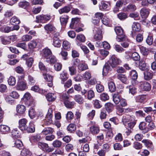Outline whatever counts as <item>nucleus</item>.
<instances>
[{
    "label": "nucleus",
    "mask_w": 156,
    "mask_h": 156,
    "mask_svg": "<svg viewBox=\"0 0 156 156\" xmlns=\"http://www.w3.org/2000/svg\"><path fill=\"white\" fill-rule=\"evenodd\" d=\"M60 100L63 102L65 106L68 108H73L75 103L70 101L69 97L67 94H64L60 98Z\"/></svg>",
    "instance_id": "1"
},
{
    "label": "nucleus",
    "mask_w": 156,
    "mask_h": 156,
    "mask_svg": "<svg viewBox=\"0 0 156 156\" xmlns=\"http://www.w3.org/2000/svg\"><path fill=\"white\" fill-rule=\"evenodd\" d=\"M115 30L118 36L116 38V40L118 41L121 42L126 40V36L125 35L121 27H116L115 28Z\"/></svg>",
    "instance_id": "2"
},
{
    "label": "nucleus",
    "mask_w": 156,
    "mask_h": 156,
    "mask_svg": "<svg viewBox=\"0 0 156 156\" xmlns=\"http://www.w3.org/2000/svg\"><path fill=\"white\" fill-rule=\"evenodd\" d=\"M121 62V60L115 55L112 56L108 62V63L112 68L116 67Z\"/></svg>",
    "instance_id": "3"
},
{
    "label": "nucleus",
    "mask_w": 156,
    "mask_h": 156,
    "mask_svg": "<svg viewBox=\"0 0 156 156\" xmlns=\"http://www.w3.org/2000/svg\"><path fill=\"white\" fill-rule=\"evenodd\" d=\"M52 109L49 108L48 111V113L46 115L45 119L44 120V124L45 125H48L52 123Z\"/></svg>",
    "instance_id": "4"
},
{
    "label": "nucleus",
    "mask_w": 156,
    "mask_h": 156,
    "mask_svg": "<svg viewBox=\"0 0 156 156\" xmlns=\"http://www.w3.org/2000/svg\"><path fill=\"white\" fill-rule=\"evenodd\" d=\"M51 19L50 15H41L36 17V22L37 23H45L49 20Z\"/></svg>",
    "instance_id": "5"
},
{
    "label": "nucleus",
    "mask_w": 156,
    "mask_h": 156,
    "mask_svg": "<svg viewBox=\"0 0 156 156\" xmlns=\"http://www.w3.org/2000/svg\"><path fill=\"white\" fill-rule=\"evenodd\" d=\"M90 125V132L93 134L98 133L100 131L99 127L94 122L91 121L89 124Z\"/></svg>",
    "instance_id": "6"
},
{
    "label": "nucleus",
    "mask_w": 156,
    "mask_h": 156,
    "mask_svg": "<svg viewBox=\"0 0 156 156\" xmlns=\"http://www.w3.org/2000/svg\"><path fill=\"white\" fill-rule=\"evenodd\" d=\"M38 146L39 148H41L44 151L45 150L47 152H51L54 150L53 148L49 147L48 144L45 143L38 142Z\"/></svg>",
    "instance_id": "7"
},
{
    "label": "nucleus",
    "mask_w": 156,
    "mask_h": 156,
    "mask_svg": "<svg viewBox=\"0 0 156 156\" xmlns=\"http://www.w3.org/2000/svg\"><path fill=\"white\" fill-rule=\"evenodd\" d=\"M27 120L25 118H23L19 121V128L21 131H25L27 127Z\"/></svg>",
    "instance_id": "8"
},
{
    "label": "nucleus",
    "mask_w": 156,
    "mask_h": 156,
    "mask_svg": "<svg viewBox=\"0 0 156 156\" xmlns=\"http://www.w3.org/2000/svg\"><path fill=\"white\" fill-rule=\"evenodd\" d=\"M132 31L131 33V36L133 37L136 35V32H138L140 30L141 27L140 24L137 23H134L132 26Z\"/></svg>",
    "instance_id": "9"
},
{
    "label": "nucleus",
    "mask_w": 156,
    "mask_h": 156,
    "mask_svg": "<svg viewBox=\"0 0 156 156\" xmlns=\"http://www.w3.org/2000/svg\"><path fill=\"white\" fill-rule=\"evenodd\" d=\"M27 88L26 83L24 81H19L16 86V88L18 90L23 91Z\"/></svg>",
    "instance_id": "10"
},
{
    "label": "nucleus",
    "mask_w": 156,
    "mask_h": 156,
    "mask_svg": "<svg viewBox=\"0 0 156 156\" xmlns=\"http://www.w3.org/2000/svg\"><path fill=\"white\" fill-rule=\"evenodd\" d=\"M147 127V124L145 122H141L139 124V129L142 130L144 133H145L149 131V129Z\"/></svg>",
    "instance_id": "11"
},
{
    "label": "nucleus",
    "mask_w": 156,
    "mask_h": 156,
    "mask_svg": "<svg viewBox=\"0 0 156 156\" xmlns=\"http://www.w3.org/2000/svg\"><path fill=\"white\" fill-rule=\"evenodd\" d=\"M0 131L3 134H8L10 132V127L6 125H0Z\"/></svg>",
    "instance_id": "12"
},
{
    "label": "nucleus",
    "mask_w": 156,
    "mask_h": 156,
    "mask_svg": "<svg viewBox=\"0 0 156 156\" xmlns=\"http://www.w3.org/2000/svg\"><path fill=\"white\" fill-rule=\"evenodd\" d=\"M135 119V117L133 116H130V115H126L123 116L122 119V121L124 125L127 123L132 121V119Z\"/></svg>",
    "instance_id": "13"
},
{
    "label": "nucleus",
    "mask_w": 156,
    "mask_h": 156,
    "mask_svg": "<svg viewBox=\"0 0 156 156\" xmlns=\"http://www.w3.org/2000/svg\"><path fill=\"white\" fill-rule=\"evenodd\" d=\"M140 87L144 91H149L151 90V88L150 84L147 82H141Z\"/></svg>",
    "instance_id": "14"
},
{
    "label": "nucleus",
    "mask_w": 156,
    "mask_h": 156,
    "mask_svg": "<svg viewBox=\"0 0 156 156\" xmlns=\"http://www.w3.org/2000/svg\"><path fill=\"white\" fill-rule=\"evenodd\" d=\"M130 75L132 79H133V80L132 81V84L133 85L136 84L137 82L136 80L137 78L138 75L136 71L135 70H132L131 72Z\"/></svg>",
    "instance_id": "15"
},
{
    "label": "nucleus",
    "mask_w": 156,
    "mask_h": 156,
    "mask_svg": "<svg viewBox=\"0 0 156 156\" xmlns=\"http://www.w3.org/2000/svg\"><path fill=\"white\" fill-rule=\"evenodd\" d=\"M42 55L43 56L45 57L47 59L50 57L52 53L50 50L48 48H45L43 50Z\"/></svg>",
    "instance_id": "16"
},
{
    "label": "nucleus",
    "mask_w": 156,
    "mask_h": 156,
    "mask_svg": "<svg viewBox=\"0 0 156 156\" xmlns=\"http://www.w3.org/2000/svg\"><path fill=\"white\" fill-rule=\"evenodd\" d=\"M16 110L18 114L20 115L23 114L26 110V107L23 105H18L16 106Z\"/></svg>",
    "instance_id": "17"
},
{
    "label": "nucleus",
    "mask_w": 156,
    "mask_h": 156,
    "mask_svg": "<svg viewBox=\"0 0 156 156\" xmlns=\"http://www.w3.org/2000/svg\"><path fill=\"white\" fill-rule=\"evenodd\" d=\"M34 123V122H30L29 126L26 127V130L29 133L34 132L35 131V125Z\"/></svg>",
    "instance_id": "18"
},
{
    "label": "nucleus",
    "mask_w": 156,
    "mask_h": 156,
    "mask_svg": "<svg viewBox=\"0 0 156 156\" xmlns=\"http://www.w3.org/2000/svg\"><path fill=\"white\" fill-rule=\"evenodd\" d=\"M46 97L48 101L52 102L55 100L56 96L54 93H48L46 96Z\"/></svg>",
    "instance_id": "19"
},
{
    "label": "nucleus",
    "mask_w": 156,
    "mask_h": 156,
    "mask_svg": "<svg viewBox=\"0 0 156 156\" xmlns=\"http://www.w3.org/2000/svg\"><path fill=\"white\" fill-rule=\"evenodd\" d=\"M140 15L143 18H146L149 14V12L148 9L143 8L140 11Z\"/></svg>",
    "instance_id": "20"
},
{
    "label": "nucleus",
    "mask_w": 156,
    "mask_h": 156,
    "mask_svg": "<svg viewBox=\"0 0 156 156\" xmlns=\"http://www.w3.org/2000/svg\"><path fill=\"white\" fill-rule=\"evenodd\" d=\"M117 77L118 79L123 83L125 84L128 83L127 78L125 75L124 74H119L117 75Z\"/></svg>",
    "instance_id": "21"
},
{
    "label": "nucleus",
    "mask_w": 156,
    "mask_h": 156,
    "mask_svg": "<svg viewBox=\"0 0 156 156\" xmlns=\"http://www.w3.org/2000/svg\"><path fill=\"white\" fill-rule=\"evenodd\" d=\"M142 142L144 144L146 147L149 148L150 150H153L154 146L152 144V142L151 141L147 140H143L142 141Z\"/></svg>",
    "instance_id": "22"
},
{
    "label": "nucleus",
    "mask_w": 156,
    "mask_h": 156,
    "mask_svg": "<svg viewBox=\"0 0 156 156\" xmlns=\"http://www.w3.org/2000/svg\"><path fill=\"white\" fill-rule=\"evenodd\" d=\"M69 17L67 15H65L61 16L60 19V22L62 25H65L67 23Z\"/></svg>",
    "instance_id": "23"
},
{
    "label": "nucleus",
    "mask_w": 156,
    "mask_h": 156,
    "mask_svg": "<svg viewBox=\"0 0 156 156\" xmlns=\"http://www.w3.org/2000/svg\"><path fill=\"white\" fill-rule=\"evenodd\" d=\"M144 78L147 80H148L152 78L153 74L152 73L148 71H145L144 73Z\"/></svg>",
    "instance_id": "24"
},
{
    "label": "nucleus",
    "mask_w": 156,
    "mask_h": 156,
    "mask_svg": "<svg viewBox=\"0 0 156 156\" xmlns=\"http://www.w3.org/2000/svg\"><path fill=\"white\" fill-rule=\"evenodd\" d=\"M53 131V129L51 128H46L43 130L41 133L43 135H46L52 133Z\"/></svg>",
    "instance_id": "25"
},
{
    "label": "nucleus",
    "mask_w": 156,
    "mask_h": 156,
    "mask_svg": "<svg viewBox=\"0 0 156 156\" xmlns=\"http://www.w3.org/2000/svg\"><path fill=\"white\" fill-rule=\"evenodd\" d=\"M108 5H110V3L109 2H105L102 1L100 5L99 8L101 10L106 9L108 7Z\"/></svg>",
    "instance_id": "26"
},
{
    "label": "nucleus",
    "mask_w": 156,
    "mask_h": 156,
    "mask_svg": "<svg viewBox=\"0 0 156 156\" xmlns=\"http://www.w3.org/2000/svg\"><path fill=\"white\" fill-rule=\"evenodd\" d=\"M74 99L76 102L80 104H82L83 103V98L81 95H75Z\"/></svg>",
    "instance_id": "27"
},
{
    "label": "nucleus",
    "mask_w": 156,
    "mask_h": 156,
    "mask_svg": "<svg viewBox=\"0 0 156 156\" xmlns=\"http://www.w3.org/2000/svg\"><path fill=\"white\" fill-rule=\"evenodd\" d=\"M44 28L45 30L48 32H53L56 30L55 27L53 25L50 24H48L44 26Z\"/></svg>",
    "instance_id": "28"
},
{
    "label": "nucleus",
    "mask_w": 156,
    "mask_h": 156,
    "mask_svg": "<svg viewBox=\"0 0 156 156\" xmlns=\"http://www.w3.org/2000/svg\"><path fill=\"white\" fill-rule=\"evenodd\" d=\"M146 99V96L144 95H139L136 97V101L139 103L144 102Z\"/></svg>",
    "instance_id": "29"
},
{
    "label": "nucleus",
    "mask_w": 156,
    "mask_h": 156,
    "mask_svg": "<svg viewBox=\"0 0 156 156\" xmlns=\"http://www.w3.org/2000/svg\"><path fill=\"white\" fill-rule=\"evenodd\" d=\"M121 98L119 95H118V94H114L113 96V101L116 104H118L119 103Z\"/></svg>",
    "instance_id": "30"
},
{
    "label": "nucleus",
    "mask_w": 156,
    "mask_h": 156,
    "mask_svg": "<svg viewBox=\"0 0 156 156\" xmlns=\"http://www.w3.org/2000/svg\"><path fill=\"white\" fill-rule=\"evenodd\" d=\"M12 137L14 138H17L20 136V133L16 129H14L11 132Z\"/></svg>",
    "instance_id": "31"
},
{
    "label": "nucleus",
    "mask_w": 156,
    "mask_h": 156,
    "mask_svg": "<svg viewBox=\"0 0 156 156\" xmlns=\"http://www.w3.org/2000/svg\"><path fill=\"white\" fill-rule=\"evenodd\" d=\"M129 89V93L133 95H134L136 92V89L135 87L130 85L126 87Z\"/></svg>",
    "instance_id": "32"
},
{
    "label": "nucleus",
    "mask_w": 156,
    "mask_h": 156,
    "mask_svg": "<svg viewBox=\"0 0 156 156\" xmlns=\"http://www.w3.org/2000/svg\"><path fill=\"white\" fill-rule=\"evenodd\" d=\"M125 10L127 12L134 11L136 10V7L135 5L133 4H129L125 8Z\"/></svg>",
    "instance_id": "33"
},
{
    "label": "nucleus",
    "mask_w": 156,
    "mask_h": 156,
    "mask_svg": "<svg viewBox=\"0 0 156 156\" xmlns=\"http://www.w3.org/2000/svg\"><path fill=\"white\" fill-rule=\"evenodd\" d=\"M132 121L127 123L125 125V126L126 128H129L130 129H132L134 127L136 123V121L135 119H132Z\"/></svg>",
    "instance_id": "34"
},
{
    "label": "nucleus",
    "mask_w": 156,
    "mask_h": 156,
    "mask_svg": "<svg viewBox=\"0 0 156 156\" xmlns=\"http://www.w3.org/2000/svg\"><path fill=\"white\" fill-rule=\"evenodd\" d=\"M102 36L101 34V31L98 30V31L95 34L94 36V39L96 41H101L102 38Z\"/></svg>",
    "instance_id": "35"
},
{
    "label": "nucleus",
    "mask_w": 156,
    "mask_h": 156,
    "mask_svg": "<svg viewBox=\"0 0 156 156\" xmlns=\"http://www.w3.org/2000/svg\"><path fill=\"white\" fill-rule=\"evenodd\" d=\"M70 10V8L69 6H65L60 9L59 10V12L60 14L63 13H67Z\"/></svg>",
    "instance_id": "36"
},
{
    "label": "nucleus",
    "mask_w": 156,
    "mask_h": 156,
    "mask_svg": "<svg viewBox=\"0 0 156 156\" xmlns=\"http://www.w3.org/2000/svg\"><path fill=\"white\" fill-rule=\"evenodd\" d=\"M78 68L79 70L82 71L87 69L88 67L86 64L80 63L78 64Z\"/></svg>",
    "instance_id": "37"
},
{
    "label": "nucleus",
    "mask_w": 156,
    "mask_h": 156,
    "mask_svg": "<svg viewBox=\"0 0 156 156\" xmlns=\"http://www.w3.org/2000/svg\"><path fill=\"white\" fill-rule=\"evenodd\" d=\"M67 74L64 72H63L60 74V78L61 80L62 83H63L64 82L68 79Z\"/></svg>",
    "instance_id": "38"
},
{
    "label": "nucleus",
    "mask_w": 156,
    "mask_h": 156,
    "mask_svg": "<svg viewBox=\"0 0 156 156\" xmlns=\"http://www.w3.org/2000/svg\"><path fill=\"white\" fill-rule=\"evenodd\" d=\"M10 22L12 25H17L19 23L20 21L17 17L14 16L10 19Z\"/></svg>",
    "instance_id": "39"
},
{
    "label": "nucleus",
    "mask_w": 156,
    "mask_h": 156,
    "mask_svg": "<svg viewBox=\"0 0 156 156\" xmlns=\"http://www.w3.org/2000/svg\"><path fill=\"white\" fill-rule=\"evenodd\" d=\"M53 44L54 46L56 47H59L61 45L60 41L57 37L53 38Z\"/></svg>",
    "instance_id": "40"
},
{
    "label": "nucleus",
    "mask_w": 156,
    "mask_h": 156,
    "mask_svg": "<svg viewBox=\"0 0 156 156\" xmlns=\"http://www.w3.org/2000/svg\"><path fill=\"white\" fill-rule=\"evenodd\" d=\"M95 95L94 91L91 90H89L87 92V98L89 100H91L94 97Z\"/></svg>",
    "instance_id": "41"
},
{
    "label": "nucleus",
    "mask_w": 156,
    "mask_h": 156,
    "mask_svg": "<svg viewBox=\"0 0 156 156\" xmlns=\"http://www.w3.org/2000/svg\"><path fill=\"white\" fill-rule=\"evenodd\" d=\"M109 90L111 92L115 91L116 90V87L115 83L112 82H110L108 83Z\"/></svg>",
    "instance_id": "42"
},
{
    "label": "nucleus",
    "mask_w": 156,
    "mask_h": 156,
    "mask_svg": "<svg viewBox=\"0 0 156 156\" xmlns=\"http://www.w3.org/2000/svg\"><path fill=\"white\" fill-rule=\"evenodd\" d=\"M8 82L9 85L12 86H14L16 83L15 78L13 76H10L9 78Z\"/></svg>",
    "instance_id": "43"
},
{
    "label": "nucleus",
    "mask_w": 156,
    "mask_h": 156,
    "mask_svg": "<svg viewBox=\"0 0 156 156\" xmlns=\"http://www.w3.org/2000/svg\"><path fill=\"white\" fill-rule=\"evenodd\" d=\"M105 108L106 110L108 112L112 111L113 108V105L110 103H108L105 104Z\"/></svg>",
    "instance_id": "44"
},
{
    "label": "nucleus",
    "mask_w": 156,
    "mask_h": 156,
    "mask_svg": "<svg viewBox=\"0 0 156 156\" xmlns=\"http://www.w3.org/2000/svg\"><path fill=\"white\" fill-rule=\"evenodd\" d=\"M0 31L5 33H9L11 31V28L8 26H3L0 28Z\"/></svg>",
    "instance_id": "45"
},
{
    "label": "nucleus",
    "mask_w": 156,
    "mask_h": 156,
    "mask_svg": "<svg viewBox=\"0 0 156 156\" xmlns=\"http://www.w3.org/2000/svg\"><path fill=\"white\" fill-rule=\"evenodd\" d=\"M13 145L14 146H13V147L14 146L17 148L21 147L23 146L22 142L19 140H16L14 141Z\"/></svg>",
    "instance_id": "46"
},
{
    "label": "nucleus",
    "mask_w": 156,
    "mask_h": 156,
    "mask_svg": "<svg viewBox=\"0 0 156 156\" xmlns=\"http://www.w3.org/2000/svg\"><path fill=\"white\" fill-rule=\"evenodd\" d=\"M52 145L54 147H59L62 145V142L59 140H56L53 142Z\"/></svg>",
    "instance_id": "47"
},
{
    "label": "nucleus",
    "mask_w": 156,
    "mask_h": 156,
    "mask_svg": "<svg viewBox=\"0 0 156 156\" xmlns=\"http://www.w3.org/2000/svg\"><path fill=\"white\" fill-rule=\"evenodd\" d=\"M19 5L21 7L25 8L29 5V3L28 2L25 1L20 2Z\"/></svg>",
    "instance_id": "48"
},
{
    "label": "nucleus",
    "mask_w": 156,
    "mask_h": 156,
    "mask_svg": "<svg viewBox=\"0 0 156 156\" xmlns=\"http://www.w3.org/2000/svg\"><path fill=\"white\" fill-rule=\"evenodd\" d=\"M139 67L142 70H145L146 69V64L144 61H140V62Z\"/></svg>",
    "instance_id": "49"
},
{
    "label": "nucleus",
    "mask_w": 156,
    "mask_h": 156,
    "mask_svg": "<svg viewBox=\"0 0 156 156\" xmlns=\"http://www.w3.org/2000/svg\"><path fill=\"white\" fill-rule=\"evenodd\" d=\"M70 74L71 75H75L76 73V67L74 66H71L69 67Z\"/></svg>",
    "instance_id": "50"
},
{
    "label": "nucleus",
    "mask_w": 156,
    "mask_h": 156,
    "mask_svg": "<svg viewBox=\"0 0 156 156\" xmlns=\"http://www.w3.org/2000/svg\"><path fill=\"white\" fill-rule=\"evenodd\" d=\"M21 154L23 156H30L31 153L29 150L24 149L22 151Z\"/></svg>",
    "instance_id": "51"
},
{
    "label": "nucleus",
    "mask_w": 156,
    "mask_h": 156,
    "mask_svg": "<svg viewBox=\"0 0 156 156\" xmlns=\"http://www.w3.org/2000/svg\"><path fill=\"white\" fill-rule=\"evenodd\" d=\"M76 39L79 41L82 42H84L85 41V37L83 34H79L77 35L76 37Z\"/></svg>",
    "instance_id": "52"
},
{
    "label": "nucleus",
    "mask_w": 156,
    "mask_h": 156,
    "mask_svg": "<svg viewBox=\"0 0 156 156\" xmlns=\"http://www.w3.org/2000/svg\"><path fill=\"white\" fill-rule=\"evenodd\" d=\"M118 18L120 20H124L127 17V15L125 13L121 12L117 15Z\"/></svg>",
    "instance_id": "53"
},
{
    "label": "nucleus",
    "mask_w": 156,
    "mask_h": 156,
    "mask_svg": "<svg viewBox=\"0 0 156 156\" xmlns=\"http://www.w3.org/2000/svg\"><path fill=\"white\" fill-rule=\"evenodd\" d=\"M76 128V126L73 124H70L67 127L68 130L71 132L75 131Z\"/></svg>",
    "instance_id": "54"
},
{
    "label": "nucleus",
    "mask_w": 156,
    "mask_h": 156,
    "mask_svg": "<svg viewBox=\"0 0 156 156\" xmlns=\"http://www.w3.org/2000/svg\"><path fill=\"white\" fill-rule=\"evenodd\" d=\"M32 38V37L31 36L25 35L22 37V40L23 41H28L31 40Z\"/></svg>",
    "instance_id": "55"
},
{
    "label": "nucleus",
    "mask_w": 156,
    "mask_h": 156,
    "mask_svg": "<svg viewBox=\"0 0 156 156\" xmlns=\"http://www.w3.org/2000/svg\"><path fill=\"white\" fill-rule=\"evenodd\" d=\"M101 99L104 101L108 100L109 97L107 94L103 93L100 95Z\"/></svg>",
    "instance_id": "56"
},
{
    "label": "nucleus",
    "mask_w": 156,
    "mask_h": 156,
    "mask_svg": "<svg viewBox=\"0 0 156 156\" xmlns=\"http://www.w3.org/2000/svg\"><path fill=\"white\" fill-rule=\"evenodd\" d=\"M10 95L14 98L17 99L19 98L20 95L16 91H13L10 93Z\"/></svg>",
    "instance_id": "57"
},
{
    "label": "nucleus",
    "mask_w": 156,
    "mask_h": 156,
    "mask_svg": "<svg viewBox=\"0 0 156 156\" xmlns=\"http://www.w3.org/2000/svg\"><path fill=\"white\" fill-rule=\"evenodd\" d=\"M44 79L48 81H51L53 80L52 76L50 75L44 73L43 74Z\"/></svg>",
    "instance_id": "58"
},
{
    "label": "nucleus",
    "mask_w": 156,
    "mask_h": 156,
    "mask_svg": "<svg viewBox=\"0 0 156 156\" xmlns=\"http://www.w3.org/2000/svg\"><path fill=\"white\" fill-rule=\"evenodd\" d=\"M37 45L36 42L34 41H31L28 44V46L30 49H33L36 48Z\"/></svg>",
    "instance_id": "59"
},
{
    "label": "nucleus",
    "mask_w": 156,
    "mask_h": 156,
    "mask_svg": "<svg viewBox=\"0 0 156 156\" xmlns=\"http://www.w3.org/2000/svg\"><path fill=\"white\" fill-rule=\"evenodd\" d=\"M29 115L31 119H33L35 117L36 113L33 109H30L29 110Z\"/></svg>",
    "instance_id": "60"
},
{
    "label": "nucleus",
    "mask_w": 156,
    "mask_h": 156,
    "mask_svg": "<svg viewBox=\"0 0 156 156\" xmlns=\"http://www.w3.org/2000/svg\"><path fill=\"white\" fill-rule=\"evenodd\" d=\"M115 50L118 52L121 53L124 51V49L120 45L116 44L115 47Z\"/></svg>",
    "instance_id": "61"
},
{
    "label": "nucleus",
    "mask_w": 156,
    "mask_h": 156,
    "mask_svg": "<svg viewBox=\"0 0 156 156\" xmlns=\"http://www.w3.org/2000/svg\"><path fill=\"white\" fill-rule=\"evenodd\" d=\"M96 89L98 92L101 93L104 90V87L102 85L100 84H97L96 85Z\"/></svg>",
    "instance_id": "62"
},
{
    "label": "nucleus",
    "mask_w": 156,
    "mask_h": 156,
    "mask_svg": "<svg viewBox=\"0 0 156 156\" xmlns=\"http://www.w3.org/2000/svg\"><path fill=\"white\" fill-rule=\"evenodd\" d=\"M132 58L135 61H138L140 59V56L137 52L133 53L131 55Z\"/></svg>",
    "instance_id": "63"
},
{
    "label": "nucleus",
    "mask_w": 156,
    "mask_h": 156,
    "mask_svg": "<svg viewBox=\"0 0 156 156\" xmlns=\"http://www.w3.org/2000/svg\"><path fill=\"white\" fill-rule=\"evenodd\" d=\"M83 76L85 80H87L90 78L91 75L90 73L86 72L83 75Z\"/></svg>",
    "instance_id": "64"
}]
</instances>
